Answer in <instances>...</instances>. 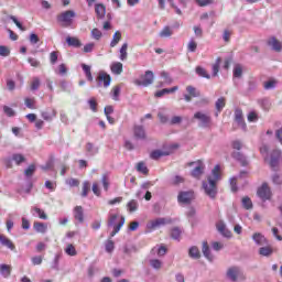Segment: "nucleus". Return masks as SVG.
<instances>
[{
    "instance_id": "obj_1",
    "label": "nucleus",
    "mask_w": 282,
    "mask_h": 282,
    "mask_svg": "<svg viewBox=\"0 0 282 282\" xmlns=\"http://www.w3.org/2000/svg\"><path fill=\"white\" fill-rule=\"evenodd\" d=\"M219 180H221V167L216 165L212 171V175L207 177V181L203 182L205 194L210 197V199L217 197V182H219Z\"/></svg>"
},
{
    "instance_id": "obj_2",
    "label": "nucleus",
    "mask_w": 282,
    "mask_h": 282,
    "mask_svg": "<svg viewBox=\"0 0 282 282\" xmlns=\"http://www.w3.org/2000/svg\"><path fill=\"white\" fill-rule=\"evenodd\" d=\"M124 216H120L119 214H109L108 216V228H113L110 234V237H116L124 226Z\"/></svg>"
},
{
    "instance_id": "obj_3",
    "label": "nucleus",
    "mask_w": 282,
    "mask_h": 282,
    "mask_svg": "<svg viewBox=\"0 0 282 282\" xmlns=\"http://www.w3.org/2000/svg\"><path fill=\"white\" fill-rule=\"evenodd\" d=\"M56 19L62 28H72L74 19H76V12L74 10H66L57 14Z\"/></svg>"
},
{
    "instance_id": "obj_4",
    "label": "nucleus",
    "mask_w": 282,
    "mask_h": 282,
    "mask_svg": "<svg viewBox=\"0 0 282 282\" xmlns=\"http://www.w3.org/2000/svg\"><path fill=\"white\" fill-rule=\"evenodd\" d=\"M194 164L196 166L192 171L191 175H192V177H195V180H200L202 175H204V169H206V166L204 165V163L200 160L195 161V162H189V163H187V166H194Z\"/></svg>"
},
{
    "instance_id": "obj_5",
    "label": "nucleus",
    "mask_w": 282,
    "mask_h": 282,
    "mask_svg": "<svg viewBox=\"0 0 282 282\" xmlns=\"http://www.w3.org/2000/svg\"><path fill=\"white\" fill-rule=\"evenodd\" d=\"M153 72L147 70L145 74L142 75L140 79L134 80V84H137L139 87H149V85H153Z\"/></svg>"
},
{
    "instance_id": "obj_6",
    "label": "nucleus",
    "mask_w": 282,
    "mask_h": 282,
    "mask_svg": "<svg viewBox=\"0 0 282 282\" xmlns=\"http://www.w3.org/2000/svg\"><path fill=\"white\" fill-rule=\"evenodd\" d=\"M257 195L260 197V199H262V202H268V199H272V189L268 183H262L257 191Z\"/></svg>"
},
{
    "instance_id": "obj_7",
    "label": "nucleus",
    "mask_w": 282,
    "mask_h": 282,
    "mask_svg": "<svg viewBox=\"0 0 282 282\" xmlns=\"http://www.w3.org/2000/svg\"><path fill=\"white\" fill-rule=\"evenodd\" d=\"M195 199V192L187 191V192H180L177 195L178 204H191Z\"/></svg>"
},
{
    "instance_id": "obj_8",
    "label": "nucleus",
    "mask_w": 282,
    "mask_h": 282,
    "mask_svg": "<svg viewBox=\"0 0 282 282\" xmlns=\"http://www.w3.org/2000/svg\"><path fill=\"white\" fill-rule=\"evenodd\" d=\"M227 276L230 279V281H237L238 279H241V281H246V275H243V272H241V269L237 267H231L227 271Z\"/></svg>"
},
{
    "instance_id": "obj_9",
    "label": "nucleus",
    "mask_w": 282,
    "mask_h": 282,
    "mask_svg": "<svg viewBox=\"0 0 282 282\" xmlns=\"http://www.w3.org/2000/svg\"><path fill=\"white\" fill-rule=\"evenodd\" d=\"M194 119L200 121V127H204V128L210 127V122H212L210 116H208L202 111L195 112Z\"/></svg>"
},
{
    "instance_id": "obj_10",
    "label": "nucleus",
    "mask_w": 282,
    "mask_h": 282,
    "mask_svg": "<svg viewBox=\"0 0 282 282\" xmlns=\"http://www.w3.org/2000/svg\"><path fill=\"white\" fill-rule=\"evenodd\" d=\"M186 91L187 94L184 95L185 102H191L193 98H199L202 96V93L191 85L186 87Z\"/></svg>"
},
{
    "instance_id": "obj_11",
    "label": "nucleus",
    "mask_w": 282,
    "mask_h": 282,
    "mask_svg": "<svg viewBox=\"0 0 282 282\" xmlns=\"http://www.w3.org/2000/svg\"><path fill=\"white\" fill-rule=\"evenodd\" d=\"M96 80L98 85H102L107 88L109 85H111V75L107 74L105 70H100Z\"/></svg>"
},
{
    "instance_id": "obj_12",
    "label": "nucleus",
    "mask_w": 282,
    "mask_h": 282,
    "mask_svg": "<svg viewBox=\"0 0 282 282\" xmlns=\"http://www.w3.org/2000/svg\"><path fill=\"white\" fill-rule=\"evenodd\" d=\"M166 224H171V219H166V218H156L154 220H151L148 224V228L150 230H155L156 228H160L161 226H166Z\"/></svg>"
},
{
    "instance_id": "obj_13",
    "label": "nucleus",
    "mask_w": 282,
    "mask_h": 282,
    "mask_svg": "<svg viewBox=\"0 0 282 282\" xmlns=\"http://www.w3.org/2000/svg\"><path fill=\"white\" fill-rule=\"evenodd\" d=\"M0 243L1 246H4L6 248H8L9 250H11L12 252L17 251V246H14V242H12L10 240V238H8L6 235L0 234Z\"/></svg>"
},
{
    "instance_id": "obj_14",
    "label": "nucleus",
    "mask_w": 282,
    "mask_h": 282,
    "mask_svg": "<svg viewBox=\"0 0 282 282\" xmlns=\"http://www.w3.org/2000/svg\"><path fill=\"white\" fill-rule=\"evenodd\" d=\"M133 135L137 138V140H147V131H144V127L134 126Z\"/></svg>"
},
{
    "instance_id": "obj_15",
    "label": "nucleus",
    "mask_w": 282,
    "mask_h": 282,
    "mask_svg": "<svg viewBox=\"0 0 282 282\" xmlns=\"http://www.w3.org/2000/svg\"><path fill=\"white\" fill-rule=\"evenodd\" d=\"M216 228L218 232L221 234L223 237H227V239H230V237H232V232L226 228V224H224V221H219L216 225Z\"/></svg>"
},
{
    "instance_id": "obj_16",
    "label": "nucleus",
    "mask_w": 282,
    "mask_h": 282,
    "mask_svg": "<svg viewBox=\"0 0 282 282\" xmlns=\"http://www.w3.org/2000/svg\"><path fill=\"white\" fill-rule=\"evenodd\" d=\"M74 218L79 223L83 224L85 221V212L83 206H76L74 208Z\"/></svg>"
},
{
    "instance_id": "obj_17",
    "label": "nucleus",
    "mask_w": 282,
    "mask_h": 282,
    "mask_svg": "<svg viewBox=\"0 0 282 282\" xmlns=\"http://www.w3.org/2000/svg\"><path fill=\"white\" fill-rule=\"evenodd\" d=\"M267 43L269 47H272V50H274V52H281L282 43L276 37H270Z\"/></svg>"
},
{
    "instance_id": "obj_18",
    "label": "nucleus",
    "mask_w": 282,
    "mask_h": 282,
    "mask_svg": "<svg viewBox=\"0 0 282 282\" xmlns=\"http://www.w3.org/2000/svg\"><path fill=\"white\" fill-rule=\"evenodd\" d=\"M281 158V151L274 150L271 160H270V166L271 169H276L279 166V159Z\"/></svg>"
},
{
    "instance_id": "obj_19",
    "label": "nucleus",
    "mask_w": 282,
    "mask_h": 282,
    "mask_svg": "<svg viewBox=\"0 0 282 282\" xmlns=\"http://www.w3.org/2000/svg\"><path fill=\"white\" fill-rule=\"evenodd\" d=\"M33 229L35 230V232L45 235V232H47V224L41 223V221H34Z\"/></svg>"
},
{
    "instance_id": "obj_20",
    "label": "nucleus",
    "mask_w": 282,
    "mask_h": 282,
    "mask_svg": "<svg viewBox=\"0 0 282 282\" xmlns=\"http://www.w3.org/2000/svg\"><path fill=\"white\" fill-rule=\"evenodd\" d=\"M216 107V117L224 111V107H226V97H220L215 102Z\"/></svg>"
},
{
    "instance_id": "obj_21",
    "label": "nucleus",
    "mask_w": 282,
    "mask_h": 282,
    "mask_svg": "<svg viewBox=\"0 0 282 282\" xmlns=\"http://www.w3.org/2000/svg\"><path fill=\"white\" fill-rule=\"evenodd\" d=\"M95 12L97 14V19H105V14H107V8L102 3H98L95 6Z\"/></svg>"
},
{
    "instance_id": "obj_22",
    "label": "nucleus",
    "mask_w": 282,
    "mask_h": 282,
    "mask_svg": "<svg viewBox=\"0 0 282 282\" xmlns=\"http://www.w3.org/2000/svg\"><path fill=\"white\" fill-rule=\"evenodd\" d=\"M235 120H236L237 124L246 128V121L243 120V111L241 109L235 110Z\"/></svg>"
},
{
    "instance_id": "obj_23",
    "label": "nucleus",
    "mask_w": 282,
    "mask_h": 282,
    "mask_svg": "<svg viewBox=\"0 0 282 282\" xmlns=\"http://www.w3.org/2000/svg\"><path fill=\"white\" fill-rule=\"evenodd\" d=\"M252 239L258 246H265L268 243V239L261 232L253 234Z\"/></svg>"
},
{
    "instance_id": "obj_24",
    "label": "nucleus",
    "mask_w": 282,
    "mask_h": 282,
    "mask_svg": "<svg viewBox=\"0 0 282 282\" xmlns=\"http://www.w3.org/2000/svg\"><path fill=\"white\" fill-rule=\"evenodd\" d=\"M180 87L174 86L172 88H164L162 90H159L154 94L155 98H162V96H165V94H175Z\"/></svg>"
},
{
    "instance_id": "obj_25",
    "label": "nucleus",
    "mask_w": 282,
    "mask_h": 282,
    "mask_svg": "<svg viewBox=\"0 0 282 282\" xmlns=\"http://www.w3.org/2000/svg\"><path fill=\"white\" fill-rule=\"evenodd\" d=\"M66 43L69 47H82L83 46V42H80L78 37L67 36Z\"/></svg>"
},
{
    "instance_id": "obj_26",
    "label": "nucleus",
    "mask_w": 282,
    "mask_h": 282,
    "mask_svg": "<svg viewBox=\"0 0 282 282\" xmlns=\"http://www.w3.org/2000/svg\"><path fill=\"white\" fill-rule=\"evenodd\" d=\"M110 69L112 72V74L120 76V74H122V72H123L122 63H120V62L112 63L110 66Z\"/></svg>"
},
{
    "instance_id": "obj_27",
    "label": "nucleus",
    "mask_w": 282,
    "mask_h": 282,
    "mask_svg": "<svg viewBox=\"0 0 282 282\" xmlns=\"http://www.w3.org/2000/svg\"><path fill=\"white\" fill-rule=\"evenodd\" d=\"M202 252L208 261H213V254L210 253V247L208 246V241L203 242Z\"/></svg>"
},
{
    "instance_id": "obj_28",
    "label": "nucleus",
    "mask_w": 282,
    "mask_h": 282,
    "mask_svg": "<svg viewBox=\"0 0 282 282\" xmlns=\"http://www.w3.org/2000/svg\"><path fill=\"white\" fill-rule=\"evenodd\" d=\"M0 274H2L4 279H8V276L12 274V267H10V264H0Z\"/></svg>"
},
{
    "instance_id": "obj_29",
    "label": "nucleus",
    "mask_w": 282,
    "mask_h": 282,
    "mask_svg": "<svg viewBox=\"0 0 282 282\" xmlns=\"http://www.w3.org/2000/svg\"><path fill=\"white\" fill-rule=\"evenodd\" d=\"M42 118L47 122H50V120H54V118H56V109H50L42 112Z\"/></svg>"
},
{
    "instance_id": "obj_30",
    "label": "nucleus",
    "mask_w": 282,
    "mask_h": 282,
    "mask_svg": "<svg viewBox=\"0 0 282 282\" xmlns=\"http://www.w3.org/2000/svg\"><path fill=\"white\" fill-rule=\"evenodd\" d=\"M166 155H169V152L165 150H154L150 153L151 160H160V158H164Z\"/></svg>"
},
{
    "instance_id": "obj_31",
    "label": "nucleus",
    "mask_w": 282,
    "mask_h": 282,
    "mask_svg": "<svg viewBox=\"0 0 282 282\" xmlns=\"http://www.w3.org/2000/svg\"><path fill=\"white\" fill-rule=\"evenodd\" d=\"M231 156L234 158V160L240 162L241 166H248V160H246V156L240 152H234Z\"/></svg>"
},
{
    "instance_id": "obj_32",
    "label": "nucleus",
    "mask_w": 282,
    "mask_h": 282,
    "mask_svg": "<svg viewBox=\"0 0 282 282\" xmlns=\"http://www.w3.org/2000/svg\"><path fill=\"white\" fill-rule=\"evenodd\" d=\"M274 252L272 246L262 247L259 249V254L261 257H270Z\"/></svg>"
},
{
    "instance_id": "obj_33",
    "label": "nucleus",
    "mask_w": 282,
    "mask_h": 282,
    "mask_svg": "<svg viewBox=\"0 0 282 282\" xmlns=\"http://www.w3.org/2000/svg\"><path fill=\"white\" fill-rule=\"evenodd\" d=\"M120 41H122V33H120V31H116L110 42V47H116Z\"/></svg>"
},
{
    "instance_id": "obj_34",
    "label": "nucleus",
    "mask_w": 282,
    "mask_h": 282,
    "mask_svg": "<svg viewBox=\"0 0 282 282\" xmlns=\"http://www.w3.org/2000/svg\"><path fill=\"white\" fill-rule=\"evenodd\" d=\"M159 36L161 39H169L173 36V30L171 29V26H164L163 30L159 33Z\"/></svg>"
},
{
    "instance_id": "obj_35",
    "label": "nucleus",
    "mask_w": 282,
    "mask_h": 282,
    "mask_svg": "<svg viewBox=\"0 0 282 282\" xmlns=\"http://www.w3.org/2000/svg\"><path fill=\"white\" fill-rule=\"evenodd\" d=\"M64 252L68 256V257H76V254H78V251H76V247L72 243H68L66 246V248L64 249Z\"/></svg>"
},
{
    "instance_id": "obj_36",
    "label": "nucleus",
    "mask_w": 282,
    "mask_h": 282,
    "mask_svg": "<svg viewBox=\"0 0 282 282\" xmlns=\"http://www.w3.org/2000/svg\"><path fill=\"white\" fill-rule=\"evenodd\" d=\"M83 72L86 74L87 80L91 83L94 80V76L91 75V66L87 64H82Z\"/></svg>"
},
{
    "instance_id": "obj_37",
    "label": "nucleus",
    "mask_w": 282,
    "mask_h": 282,
    "mask_svg": "<svg viewBox=\"0 0 282 282\" xmlns=\"http://www.w3.org/2000/svg\"><path fill=\"white\" fill-rule=\"evenodd\" d=\"M127 50H129V44L123 43L121 48H120V61H127L129 54L127 53Z\"/></svg>"
},
{
    "instance_id": "obj_38",
    "label": "nucleus",
    "mask_w": 282,
    "mask_h": 282,
    "mask_svg": "<svg viewBox=\"0 0 282 282\" xmlns=\"http://www.w3.org/2000/svg\"><path fill=\"white\" fill-rule=\"evenodd\" d=\"M187 52L195 53L197 52V41L192 37L187 43Z\"/></svg>"
},
{
    "instance_id": "obj_39",
    "label": "nucleus",
    "mask_w": 282,
    "mask_h": 282,
    "mask_svg": "<svg viewBox=\"0 0 282 282\" xmlns=\"http://www.w3.org/2000/svg\"><path fill=\"white\" fill-rule=\"evenodd\" d=\"M89 191H91V184L89 181H85L82 187V197H87V195H89Z\"/></svg>"
},
{
    "instance_id": "obj_40",
    "label": "nucleus",
    "mask_w": 282,
    "mask_h": 282,
    "mask_svg": "<svg viewBox=\"0 0 282 282\" xmlns=\"http://www.w3.org/2000/svg\"><path fill=\"white\" fill-rule=\"evenodd\" d=\"M137 171L143 175H149V167H147V164L142 161L137 164Z\"/></svg>"
},
{
    "instance_id": "obj_41",
    "label": "nucleus",
    "mask_w": 282,
    "mask_h": 282,
    "mask_svg": "<svg viewBox=\"0 0 282 282\" xmlns=\"http://www.w3.org/2000/svg\"><path fill=\"white\" fill-rule=\"evenodd\" d=\"M196 74L198 76H200L202 78H207L210 79V74H208V72L206 70V68L202 67V66H197L196 67Z\"/></svg>"
},
{
    "instance_id": "obj_42",
    "label": "nucleus",
    "mask_w": 282,
    "mask_h": 282,
    "mask_svg": "<svg viewBox=\"0 0 282 282\" xmlns=\"http://www.w3.org/2000/svg\"><path fill=\"white\" fill-rule=\"evenodd\" d=\"M177 149H180V143H171L170 145L165 147V153L172 155V153H175Z\"/></svg>"
},
{
    "instance_id": "obj_43",
    "label": "nucleus",
    "mask_w": 282,
    "mask_h": 282,
    "mask_svg": "<svg viewBox=\"0 0 282 282\" xmlns=\"http://www.w3.org/2000/svg\"><path fill=\"white\" fill-rule=\"evenodd\" d=\"M221 65V57H217L216 62L213 64V76H217L219 74V67Z\"/></svg>"
},
{
    "instance_id": "obj_44",
    "label": "nucleus",
    "mask_w": 282,
    "mask_h": 282,
    "mask_svg": "<svg viewBox=\"0 0 282 282\" xmlns=\"http://www.w3.org/2000/svg\"><path fill=\"white\" fill-rule=\"evenodd\" d=\"M32 210L34 213H36L37 217L40 219H44V220H47V214H45V210L39 208V207H33Z\"/></svg>"
},
{
    "instance_id": "obj_45",
    "label": "nucleus",
    "mask_w": 282,
    "mask_h": 282,
    "mask_svg": "<svg viewBox=\"0 0 282 282\" xmlns=\"http://www.w3.org/2000/svg\"><path fill=\"white\" fill-rule=\"evenodd\" d=\"M188 253L189 257H192V259H199L202 257V254L199 253V249L197 247H192Z\"/></svg>"
},
{
    "instance_id": "obj_46",
    "label": "nucleus",
    "mask_w": 282,
    "mask_h": 282,
    "mask_svg": "<svg viewBox=\"0 0 282 282\" xmlns=\"http://www.w3.org/2000/svg\"><path fill=\"white\" fill-rule=\"evenodd\" d=\"M242 206L243 208H246V210H251L252 208V199H250V197L246 196L242 198Z\"/></svg>"
},
{
    "instance_id": "obj_47",
    "label": "nucleus",
    "mask_w": 282,
    "mask_h": 282,
    "mask_svg": "<svg viewBox=\"0 0 282 282\" xmlns=\"http://www.w3.org/2000/svg\"><path fill=\"white\" fill-rule=\"evenodd\" d=\"M24 105L28 107V109H36V100L34 98H25L24 99Z\"/></svg>"
},
{
    "instance_id": "obj_48",
    "label": "nucleus",
    "mask_w": 282,
    "mask_h": 282,
    "mask_svg": "<svg viewBox=\"0 0 282 282\" xmlns=\"http://www.w3.org/2000/svg\"><path fill=\"white\" fill-rule=\"evenodd\" d=\"M199 8H206V6H213L215 3V0H194Z\"/></svg>"
},
{
    "instance_id": "obj_49",
    "label": "nucleus",
    "mask_w": 282,
    "mask_h": 282,
    "mask_svg": "<svg viewBox=\"0 0 282 282\" xmlns=\"http://www.w3.org/2000/svg\"><path fill=\"white\" fill-rule=\"evenodd\" d=\"M12 160H14L15 164L20 166L22 162H25V156H23V154L17 153L12 155Z\"/></svg>"
},
{
    "instance_id": "obj_50",
    "label": "nucleus",
    "mask_w": 282,
    "mask_h": 282,
    "mask_svg": "<svg viewBox=\"0 0 282 282\" xmlns=\"http://www.w3.org/2000/svg\"><path fill=\"white\" fill-rule=\"evenodd\" d=\"M243 74V68L241 67V65H236L234 68V78H241Z\"/></svg>"
},
{
    "instance_id": "obj_51",
    "label": "nucleus",
    "mask_w": 282,
    "mask_h": 282,
    "mask_svg": "<svg viewBox=\"0 0 282 282\" xmlns=\"http://www.w3.org/2000/svg\"><path fill=\"white\" fill-rule=\"evenodd\" d=\"M171 237L172 239H176L178 240L180 237H182V230L177 227H174L172 230H171Z\"/></svg>"
},
{
    "instance_id": "obj_52",
    "label": "nucleus",
    "mask_w": 282,
    "mask_h": 282,
    "mask_svg": "<svg viewBox=\"0 0 282 282\" xmlns=\"http://www.w3.org/2000/svg\"><path fill=\"white\" fill-rule=\"evenodd\" d=\"M36 171V165L31 164L29 165V167L24 171V175H26V177H32L34 175Z\"/></svg>"
},
{
    "instance_id": "obj_53",
    "label": "nucleus",
    "mask_w": 282,
    "mask_h": 282,
    "mask_svg": "<svg viewBox=\"0 0 282 282\" xmlns=\"http://www.w3.org/2000/svg\"><path fill=\"white\" fill-rule=\"evenodd\" d=\"M39 87H41V79H39V77H33V80L31 83V90L36 91Z\"/></svg>"
},
{
    "instance_id": "obj_54",
    "label": "nucleus",
    "mask_w": 282,
    "mask_h": 282,
    "mask_svg": "<svg viewBox=\"0 0 282 282\" xmlns=\"http://www.w3.org/2000/svg\"><path fill=\"white\" fill-rule=\"evenodd\" d=\"M57 61H58V51L51 52V54H50L51 65H56Z\"/></svg>"
},
{
    "instance_id": "obj_55",
    "label": "nucleus",
    "mask_w": 282,
    "mask_h": 282,
    "mask_svg": "<svg viewBox=\"0 0 282 282\" xmlns=\"http://www.w3.org/2000/svg\"><path fill=\"white\" fill-rule=\"evenodd\" d=\"M101 183H102L104 189L109 191V175L108 174H102Z\"/></svg>"
},
{
    "instance_id": "obj_56",
    "label": "nucleus",
    "mask_w": 282,
    "mask_h": 282,
    "mask_svg": "<svg viewBox=\"0 0 282 282\" xmlns=\"http://www.w3.org/2000/svg\"><path fill=\"white\" fill-rule=\"evenodd\" d=\"M86 151L90 153V155H96V153H98V148H95L93 143L88 142L86 144Z\"/></svg>"
},
{
    "instance_id": "obj_57",
    "label": "nucleus",
    "mask_w": 282,
    "mask_h": 282,
    "mask_svg": "<svg viewBox=\"0 0 282 282\" xmlns=\"http://www.w3.org/2000/svg\"><path fill=\"white\" fill-rule=\"evenodd\" d=\"M91 36L95 39V41H100V39H102V32L98 29H93Z\"/></svg>"
},
{
    "instance_id": "obj_58",
    "label": "nucleus",
    "mask_w": 282,
    "mask_h": 282,
    "mask_svg": "<svg viewBox=\"0 0 282 282\" xmlns=\"http://www.w3.org/2000/svg\"><path fill=\"white\" fill-rule=\"evenodd\" d=\"M128 210L130 212V213H135V210H138V202H135V200H130L129 203H128Z\"/></svg>"
},
{
    "instance_id": "obj_59",
    "label": "nucleus",
    "mask_w": 282,
    "mask_h": 282,
    "mask_svg": "<svg viewBox=\"0 0 282 282\" xmlns=\"http://www.w3.org/2000/svg\"><path fill=\"white\" fill-rule=\"evenodd\" d=\"M66 184L72 187L80 186V181L78 178H68L66 180Z\"/></svg>"
},
{
    "instance_id": "obj_60",
    "label": "nucleus",
    "mask_w": 282,
    "mask_h": 282,
    "mask_svg": "<svg viewBox=\"0 0 282 282\" xmlns=\"http://www.w3.org/2000/svg\"><path fill=\"white\" fill-rule=\"evenodd\" d=\"M276 87V79H270L264 83V89H274Z\"/></svg>"
},
{
    "instance_id": "obj_61",
    "label": "nucleus",
    "mask_w": 282,
    "mask_h": 282,
    "mask_svg": "<svg viewBox=\"0 0 282 282\" xmlns=\"http://www.w3.org/2000/svg\"><path fill=\"white\" fill-rule=\"evenodd\" d=\"M33 265H41L43 263V256H34L31 258Z\"/></svg>"
},
{
    "instance_id": "obj_62",
    "label": "nucleus",
    "mask_w": 282,
    "mask_h": 282,
    "mask_svg": "<svg viewBox=\"0 0 282 282\" xmlns=\"http://www.w3.org/2000/svg\"><path fill=\"white\" fill-rule=\"evenodd\" d=\"M115 248H116V245L113 243V240L108 239L106 242V252H113Z\"/></svg>"
},
{
    "instance_id": "obj_63",
    "label": "nucleus",
    "mask_w": 282,
    "mask_h": 282,
    "mask_svg": "<svg viewBox=\"0 0 282 282\" xmlns=\"http://www.w3.org/2000/svg\"><path fill=\"white\" fill-rule=\"evenodd\" d=\"M150 264L152 268H154V270H160V268H162V261H160L158 259L151 260Z\"/></svg>"
},
{
    "instance_id": "obj_64",
    "label": "nucleus",
    "mask_w": 282,
    "mask_h": 282,
    "mask_svg": "<svg viewBox=\"0 0 282 282\" xmlns=\"http://www.w3.org/2000/svg\"><path fill=\"white\" fill-rule=\"evenodd\" d=\"M0 56H10V48L8 46L0 45Z\"/></svg>"
}]
</instances>
